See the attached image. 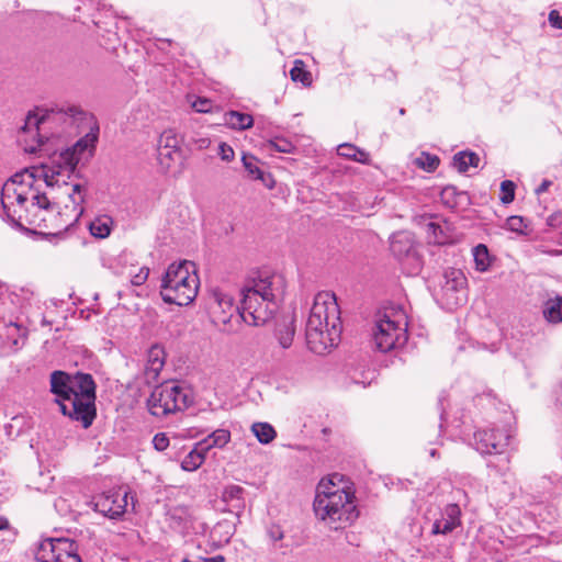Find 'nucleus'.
Listing matches in <instances>:
<instances>
[{"mask_svg":"<svg viewBox=\"0 0 562 562\" xmlns=\"http://www.w3.org/2000/svg\"><path fill=\"white\" fill-rule=\"evenodd\" d=\"M95 390V382L89 373L55 370L49 375V392L55 396L53 402L64 416L80 423L86 429L97 416Z\"/></svg>","mask_w":562,"mask_h":562,"instance_id":"f257e3e1","label":"nucleus"},{"mask_svg":"<svg viewBox=\"0 0 562 562\" xmlns=\"http://www.w3.org/2000/svg\"><path fill=\"white\" fill-rule=\"evenodd\" d=\"M340 310L333 292H318L306 322V342L311 351L323 355L340 339Z\"/></svg>","mask_w":562,"mask_h":562,"instance_id":"f03ea898","label":"nucleus"},{"mask_svg":"<svg viewBox=\"0 0 562 562\" xmlns=\"http://www.w3.org/2000/svg\"><path fill=\"white\" fill-rule=\"evenodd\" d=\"M282 294L283 279L279 274L251 280L241 290L238 318L251 326L265 325L273 317Z\"/></svg>","mask_w":562,"mask_h":562,"instance_id":"7ed1b4c3","label":"nucleus"},{"mask_svg":"<svg viewBox=\"0 0 562 562\" xmlns=\"http://www.w3.org/2000/svg\"><path fill=\"white\" fill-rule=\"evenodd\" d=\"M337 476L334 474L318 483L313 503L316 517L333 530L344 529L359 517L353 492L347 486H338L334 482Z\"/></svg>","mask_w":562,"mask_h":562,"instance_id":"20e7f679","label":"nucleus"},{"mask_svg":"<svg viewBox=\"0 0 562 562\" xmlns=\"http://www.w3.org/2000/svg\"><path fill=\"white\" fill-rule=\"evenodd\" d=\"M199 277L188 260L169 265L161 279L160 295L165 303L187 306L198 295Z\"/></svg>","mask_w":562,"mask_h":562,"instance_id":"39448f33","label":"nucleus"},{"mask_svg":"<svg viewBox=\"0 0 562 562\" xmlns=\"http://www.w3.org/2000/svg\"><path fill=\"white\" fill-rule=\"evenodd\" d=\"M407 338V322L403 311L392 308L378 316L373 329V344L376 350L385 353L403 347Z\"/></svg>","mask_w":562,"mask_h":562,"instance_id":"423d86ee","label":"nucleus"},{"mask_svg":"<svg viewBox=\"0 0 562 562\" xmlns=\"http://www.w3.org/2000/svg\"><path fill=\"white\" fill-rule=\"evenodd\" d=\"M191 403L192 400L181 386L173 383H164L153 390L147 400V407L151 415L165 417L184 411Z\"/></svg>","mask_w":562,"mask_h":562,"instance_id":"0eeeda50","label":"nucleus"},{"mask_svg":"<svg viewBox=\"0 0 562 562\" xmlns=\"http://www.w3.org/2000/svg\"><path fill=\"white\" fill-rule=\"evenodd\" d=\"M79 547L68 538H48L42 540L34 553L37 562H82Z\"/></svg>","mask_w":562,"mask_h":562,"instance_id":"6e6552de","label":"nucleus"},{"mask_svg":"<svg viewBox=\"0 0 562 562\" xmlns=\"http://www.w3.org/2000/svg\"><path fill=\"white\" fill-rule=\"evenodd\" d=\"M82 111L77 106H67L66 109L61 108L58 111H48L43 109H37L36 112H30L25 117L24 125L22 126L23 132L35 131L37 139V146L41 150L42 146L45 144L47 139L46 136L41 134V131L45 128V126L50 121H57L64 116H68L70 119L76 117L77 115H81Z\"/></svg>","mask_w":562,"mask_h":562,"instance_id":"1a4fd4ad","label":"nucleus"},{"mask_svg":"<svg viewBox=\"0 0 562 562\" xmlns=\"http://www.w3.org/2000/svg\"><path fill=\"white\" fill-rule=\"evenodd\" d=\"M127 492L111 490L93 498L94 510L109 518H117L125 513Z\"/></svg>","mask_w":562,"mask_h":562,"instance_id":"9d476101","label":"nucleus"},{"mask_svg":"<svg viewBox=\"0 0 562 562\" xmlns=\"http://www.w3.org/2000/svg\"><path fill=\"white\" fill-rule=\"evenodd\" d=\"M510 436L503 429H483L474 434L475 448L482 454H502Z\"/></svg>","mask_w":562,"mask_h":562,"instance_id":"9b49d317","label":"nucleus"},{"mask_svg":"<svg viewBox=\"0 0 562 562\" xmlns=\"http://www.w3.org/2000/svg\"><path fill=\"white\" fill-rule=\"evenodd\" d=\"M239 305H234L233 297L220 290L212 292L210 312L215 324L227 325L232 317L238 315Z\"/></svg>","mask_w":562,"mask_h":562,"instance_id":"f8f14e48","label":"nucleus"},{"mask_svg":"<svg viewBox=\"0 0 562 562\" xmlns=\"http://www.w3.org/2000/svg\"><path fill=\"white\" fill-rule=\"evenodd\" d=\"M461 515V508L458 504L451 503L446 505L440 512L439 518L432 522L430 533L432 536H447L452 533L462 526Z\"/></svg>","mask_w":562,"mask_h":562,"instance_id":"ddd939ff","label":"nucleus"},{"mask_svg":"<svg viewBox=\"0 0 562 562\" xmlns=\"http://www.w3.org/2000/svg\"><path fill=\"white\" fill-rule=\"evenodd\" d=\"M443 279V294L450 300V303L462 304L465 301L467 278L464 273L459 269L450 268L445 271Z\"/></svg>","mask_w":562,"mask_h":562,"instance_id":"4468645a","label":"nucleus"},{"mask_svg":"<svg viewBox=\"0 0 562 562\" xmlns=\"http://www.w3.org/2000/svg\"><path fill=\"white\" fill-rule=\"evenodd\" d=\"M97 134L89 133L85 137L77 140V143L72 147L63 150L55 161L63 162V167L65 168V170H67L68 172H74L78 162L81 159V155L89 148H94V144L97 143Z\"/></svg>","mask_w":562,"mask_h":562,"instance_id":"2eb2a0df","label":"nucleus"},{"mask_svg":"<svg viewBox=\"0 0 562 562\" xmlns=\"http://www.w3.org/2000/svg\"><path fill=\"white\" fill-rule=\"evenodd\" d=\"M390 250L397 259L415 255L414 239L408 232L393 234L390 243Z\"/></svg>","mask_w":562,"mask_h":562,"instance_id":"dca6fc26","label":"nucleus"},{"mask_svg":"<svg viewBox=\"0 0 562 562\" xmlns=\"http://www.w3.org/2000/svg\"><path fill=\"white\" fill-rule=\"evenodd\" d=\"M235 532V525L227 519L218 521L210 531V543L214 548H222L231 541Z\"/></svg>","mask_w":562,"mask_h":562,"instance_id":"f3484780","label":"nucleus"},{"mask_svg":"<svg viewBox=\"0 0 562 562\" xmlns=\"http://www.w3.org/2000/svg\"><path fill=\"white\" fill-rule=\"evenodd\" d=\"M244 168L248 172V176L254 180H260L267 188L272 189L274 180L269 172H265L257 165V159L252 155L244 154L241 157Z\"/></svg>","mask_w":562,"mask_h":562,"instance_id":"a211bd4d","label":"nucleus"},{"mask_svg":"<svg viewBox=\"0 0 562 562\" xmlns=\"http://www.w3.org/2000/svg\"><path fill=\"white\" fill-rule=\"evenodd\" d=\"M165 364V351L160 346H153L148 350V359L145 368L147 378L156 379Z\"/></svg>","mask_w":562,"mask_h":562,"instance_id":"6ab92c4d","label":"nucleus"},{"mask_svg":"<svg viewBox=\"0 0 562 562\" xmlns=\"http://www.w3.org/2000/svg\"><path fill=\"white\" fill-rule=\"evenodd\" d=\"M294 317H283L280 321L276 328V337L280 344V346L284 349L289 348L292 345L294 335H295V326H294Z\"/></svg>","mask_w":562,"mask_h":562,"instance_id":"aec40b11","label":"nucleus"},{"mask_svg":"<svg viewBox=\"0 0 562 562\" xmlns=\"http://www.w3.org/2000/svg\"><path fill=\"white\" fill-rule=\"evenodd\" d=\"M542 315L548 323H562V296L548 299L542 306Z\"/></svg>","mask_w":562,"mask_h":562,"instance_id":"412c9836","label":"nucleus"},{"mask_svg":"<svg viewBox=\"0 0 562 562\" xmlns=\"http://www.w3.org/2000/svg\"><path fill=\"white\" fill-rule=\"evenodd\" d=\"M224 122L231 128L243 131L252 126L254 119L248 113L228 111L224 114Z\"/></svg>","mask_w":562,"mask_h":562,"instance_id":"4be33fe9","label":"nucleus"},{"mask_svg":"<svg viewBox=\"0 0 562 562\" xmlns=\"http://www.w3.org/2000/svg\"><path fill=\"white\" fill-rule=\"evenodd\" d=\"M479 155L470 150L459 151L452 158V166L459 172H467L470 167L476 168L479 166Z\"/></svg>","mask_w":562,"mask_h":562,"instance_id":"5701e85b","label":"nucleus"},{"mask_svg":"<svg viewBox=\"0 0 562 562\" xmlns=\"http://www.w3.org/2000/svg\"><path fill=\"white\" fill-rule=\"evenodd\" d=\"M231 440V432L226 429H216L207 438L198 442V447H201L204 451L217 447L223 448Z\"/></svg>","mask_w":562,"mask_h":562,"instance_id":"b1692460","label":"nucleus"},{"mask_svg":"<svg viewBox=\"0 0 562 562\" xmlns=\"http://www.w3.org/2000/svg\"><path fill=\"white\" fill-rule=\"evenodd\" d=\"M206 452L196 443L195 448L183 458L181 462L182 470L191 472L199 469L205 460Z\"/></svg>","mask_w":562,"mask_h":562,"instance_id":"393cba45","label":"nucleus"},{"mask_svg":"<svg viewBox=\"0 0 562 562\" xmlns=\"http://www.w3.org/2000/svg\"><path fill=\"white\" fill-rule=\"evenodd\" d=\"M168 517L172 528H187L190 521V513L187 507L177 506L169 510Z\"/></svg>","mask_w":562,"mask_h":562,"instance_id":"a878e982","label":"nucleus"},{"mask_svg":"<svg viewBox=\"0 0 562 562\" xmlns=\"http://www.w3.org/2000/svg\"><path fill=\"white\" fill-rule=\"evenodd\" d=\"M157 158L160 166L164 169L169 170L177 161H181V149L157 148Z\"/></svg>","mask_w":562,"mask_h":562,"instance_id":"bb28decb","label":"nucleus"},{"mask_svg":"<svg viewBox=\"0 0 562 562\" xmlns=\"http://www.w3.org/2000/svg\"><path fill=\"white\" fill-rule=\"evenodd\" d=\"M251 430L258 441L263 445L271 442L277 436L274 428L269 423H255Z\"/></svg>","mask_w":562,"mask_h":562,"instance_id":"cd10ccee","label":"nucleus"},{"mask_svg":"<svg viewBox=\"0 0 562 562\" xmlns=\"http://www.w3.org/2000/svg\"><path fill=\"white\" fill-rule=\"evenodd\" d=\"M465 192H458L453 186H447L441 191V200L449 207H457L463 200H468Z\"/></svg>","mask_w":562,"mask_h":562,"instance_id":"c85d7f7f","label":"nucleus"},{"mask_svg":"<svg viewBox=\"0 0 562 562\" xmlns=\"http://www.w3.org/2000/svg\"><path fill=\"white\" fill-rule=\"evenodd\" d=\"M244 488L239 485H228L222 493V501L225 503H234L232 506L236 509L243 507Z\"/></svg>","mask_w":562,"mask_h":562,"instance_id":"c756f323","label":"nucleus"},{"mask_svg":"<svg viewBox=\"0 0 562 562\" xmlns=\"http://www.w3.org/2000/svg\"><path fill=\"white\" fill-rule=\"evenodd\" d=\"M291 79L295 82H301L304 86L312 83V75L305 68V64L302 60L296 59L292 69L290 70Z\"/></svg>","mask_w":562,"mask_h":562,"instance_id":"7c9ffc66","label":"nucleus"},{"mask_svg":"<svg viewBox=\"0 0 562 562\" xmlns=\"http://www.w3.org/2000/svg\"><path fill=\"white\" fill-rule=\"evenodd\" d=\"M112 223L110 217H98L89 224V229L92 236L98 238H105L110 235Z\"/></svg>","mask_w":562,"mask_h":562,"instance_id":"2f4dec72","label":"nucleus"},{"mask_svg":"<svg viewBox=\"0 0 562 562\" xmlns=\"http://www.w3.org/2000/svg\"><path fill=\"white\" fill-rule=\"evenodd\" d=\"M440 164V159L437 155H432L427 151H423L416 159L415 165L425 171H435Z\"/></svg>","mask_w":562,"mask_h":562,"instance_id":"473e14b6","label":"nucleus"},{"mask_svg":"<svg viewBox=\"0 0 562 562\" xmlns=\"http://www.w3.org/2000/svg\"><path fill=\"white\" fill-rule=\"evenodd\" d=\"M473 257L476 269L480 271H485L490 267V254L488 249L485 245L480 244L473 249Z\"/></svg>","mask_w":562,"mask_h":562,"instance_id":"72a5a7b5","label":"nucleus"},{"mask_svg":"<svg viewBox=\"0 0 562 562\" xmlns=\"http://www.w3.org/2000/svg\"><path fill=\"white\" fill-rule=\"evenodd\" d=\"M157 148L180 149V140L172 130H166L158 139Z\"/></svg>","mask_w":562,"mask_h":562,"instance_id":"f704fd0d","label":"nucleus"},{"mask_svg":"<svg viewBox=\"0 0 562 562\" xmlns=\"http://www.w3.org/2000/svg\"><path fill=\"white\" fill-rule=\"evenodd\" d=\"M266 147L269 151H279L284 154H290L294 150V145L285 138H276L273 140H269Z\"/></svg>","mask_w":562,"mask_h":562,"instance_id":"c9c22d12","label":"nucleus"},{"mask_svg":"<svg viewBox=\"0 0 562 562\" xmlns=\"http://www.w3.org/2000/svg\"><path fill=\"white\" fill-rule=\"evenodd\" d=\"M267 535H268V537H269V539L271 541L272 548L274 550H279V549H282L284 547L283 543H281V541L284 538V532H283L282 528L279 525H271L267 529Z\"/></svg>","mask_w":562,"mask_h":562,"instance_id":"e433bc0d","label":"nucleus"},{"mask_svg":"<svg viewBox=\"0 0 562 562\" xmlns=\"http://www.w3.org/2000/svg\"><path fill=\"white\" fill-rule=\"evenodd\" d=\"M516 184L512 180H504L501 183V201L504 204H509L515 199Z\"/></svg>","mask_w":562,"mask_h":562,"instance_id":"4c0bfd02","label":"nucleus"},{"mask_svg":"<svg viewBox=\"0 0 562 562\" xmlns=\"http://www.w3.org/2000/svg\"><path fill=\"white\" fill-rule=\"evenodd\" d=\"M337 153L339 156L355 160L357 153H359V148L352 144H341L337 148Z\"/></svg>","mask_w":562,"mask_h":562,"instance_id":"58836bf2","label":"nucleus"},{"mask_svg":"<svg viewBox=\"0 0 562 562\" xmlns=\"http://www.w3.org/2000/svg\"><path fill=\"white\" fill-rule=\"evenodd\" d=\"M440 434H441V425H439V426L432 425L431 429H425L423 431L422 436H423V439L426 440L428 443L434 445L440 438Z\"/></svg>","mask_w":562,"mask_h":562,"instance_id":"ea45409f","label":"nucleus"},{"mask_svg":"<svg viewBox=\"0 0 562 562\" xmlns=\"http://www.w3.org/2000/svg\"><path fill=\"white\" fill-rule=\"evenodd\" d=\"M507 226L510 231L517 233H522L524 228L527 227L524 217L517 215L507 218Z\"/></svg>","mask_w":562,"mask_h":562,"instance_id":"a19ab883","label":"nucleus"},{"mask_svg":"<svg viewBox=\"0 0 562 562\" xmlns=\"http://www.w3.org/2000/svg\"><path fill=\"white\" fill-rule=\"evenodd\" d=\"M81 190H82V186H81V184H79V183H76V184H74V187H72V193H71V194H69V196L71 198V200H72V202H74V204H75V209H74V210L77 212V213H76V217H75L74 222H77V221H78V218H79V216H80V215L82 214V212H83V209L79 206V205H80V203H82V202H83V196H79V200H78V201L74 198V194H75V193H80V192H81Z\"/></svg>","mask_w":562,"mask_h":562,"instance_id":"79ce46f5","label":"nucleus"},{"mask_svg":"<svg viewBox=\"0 0 562 562\" xmlns=\"http://www.w3.org/2000/svg\"><path fill=\"white\" fill-rule=\"evenodd\" d=\"M169 438L164 432H158L153 438V445L157 451L166 450L169 446Z\"/></svg>","mask_w":562,"mask_h":562,"instance_id":"37998d69","label":"nucleus"},{"mask_svg":"<svg viewBox=\"0 0 562 562\" xmlns=\"http://www.w3.org/2000/svg\"><path fill=\"white\" fill-rule=\"evenodd\" d=\"M427 231L434 235V241L437 244H443L445 237L442 236V228L439 224L429 222L427 224Z\"/></svg>","mask_w":562,"mask_h":562,"instance_id":"c03bdc74","label":"nucleus"},{"mask_svg":"<svg viewBox=\"0 0 562 562\" xmlns=\"http://www.w3.org/2000/svg\"><path fill=\"white\" fill-rule=\"evenodd\" d=\"M218 155L224 161H232L235 158L234 149L226 143H221L218 146Z\"/></svg>","mask_w":562,"mask_h":562,"instance_id":"a18cd8bd","label":"nucleus"},{"mask_svg":"<svg viewBox=\"0 0 562 562\" xmlns=\"http://www.w3.org/2000/svg\"><path fill=\"white\" fill-rule=\"evenodd\" d=\"M192 108L199 113H207L211 111V101L206 98H198L193 103Z\"/></svg>","mask_w":562,"mask_h":562,"instance_id":"49530a36","label":"nucleus"},{"mask_svg":"<svg viewBox=\"0 0 562 562\" xmlns=\"http://www.w3.org/2000/svg\"><path fill=\"white\" fill-rule=\"evenodd\" d=\"M0 532H2V533L8 536L7 540L9 542H13L14 541L15 532L10 527L9 520L5 517H3V516H0Z\"/></svg>","mask_w":562,"mask_h":562,"instance_id":"de8ad7c7","label":"nucleus"},{"mask_svg":"<svg viewBox=\"0 0 562 562\" xmlns=\"http://www.w3.org/2000/svg\"><path fill=\"white\" fill-rule=\"evenodd\" d=\"M547 225L551 228H560L562 226V212L557 211L548 216Z\"/></svg>","mask_w":562,"mask_h":562,"instance_id":"09e8293b","label":"nucleus"},{"mask_svg":"<svg viewBox=\"0 0 562 562\" xmlns=\"http://www.w3.org/2000/svg\"><path fill=\"white\" fill-rule=\"evenodd\" d=\"M32 205H36L38 209L48 210L50 202L45 194H36L33 196Z\"/></svg>","mask_w":562,"mask_h":562,"instance_id":"8fccbe9b","label":"nucleus"},{"mask_svg":"<svg viewBox=\"0 0 562 562\" xmlns=\"http://www.w3.org/2000/svg\"><path fill=\"white\" fill-rule=\"evenodd\" d=\"M548 20L552 27L562 30V15H560L559 11L551 10Z\"/></svg>","mask_w":562,"mask_h":562,"instance_id":"3c124183","label":"nucleus"},{"mask_svg":"<svg viewBox=\"0 0 562 562\" xmlns=\"http://www.w3.org/2000/svg\"><path fill=\"white\" fill-rule=\"evenodd\" d=\"M148 274H149V269L148 268H142L139 270V272L133 277L132 283L134 285L143 284L147 280Z\"/></svg>","mask_w":562,"mask_h":562,"instance_id":"603ef678","label":"nucleus"},{"mask_svg":"<svg viewBox=\"0 0 562 562\" xmlns=\"http://www.w3.org/2000/svg\"><path fill=\"white\" fill-rule=\"evenodd\" d=\"M7 191H8V187L5 186L2 190V200H1L2 209H3L7 220L13 224H18L15 218L13 216H11V214L9 213V209L5 203V200L9 198V195L7 194Z\"/></svg>","mask_w":562,"mask_h":562,"instance_id":"864d4df0","label":"nucleus"},{"mask_svg":"<svg viewBox=\"0 0 562 562\" xmlns=\"http://www.w3.org/2000/svg\"><path fill=\"white\" fill-rule=\"evenodd\" d=\"M193 144L196 149L202 150L210 146L211 140L206 137H200V138L193 139Z\"/></svg>","mask_w":562,"mask_h":562,"instance_id":"5fc2aeb1","label":"nucleus"},{"mask_svg":"<svg viewBox=\"0 0 562 562\" xmlns=\"http://www.w3.org/2000/svg\"><path fill=\"white\" fill-rule=\"evenodd\" d=\"M370 155L363 149L359 148V153H357L355 161L361 162V164H368L369 162Z\"/></svg>","mask_w":562,"mask_h":562,"instance_id":"6e6d98bb","label":"nucleus"},{"mask_svg":"<svg viewBox=\"0 0 562 562\" xmlns=\"http://www.w3.org/2000/svg\"><path fill=\"white\" fill-rule=\"evenodd\" d=\"M205 562H224L225 558L223 555H215L212 558H204Z\"/></svg>","mask_w":562,"mask_h":562,"instance_id":"4d7b16f0","label":"nucleus"},{"mask_svg":"<svg viewBox=\"0 0 562 562\" xmlns=\"http://www.w3.org/2000/svg\"><path fill=\"white\" fill-rule=\"evenodd\" d=\"M550 184H551V182H550V181L544 180V181L539 186V188L536 190V192H537V193L544 192V191L548 189V187H549Z\"/></svg>","mask_w":562,"mask_h":562,"instance_id":"13d9d810","label":"nucleus"},{"mask_svg":"<svg viewBox=\"0 0 562 562\" xmlns=\"http://www.w3.org/2000/svg\"><path fill=\"white\" fill-rule=\"evenodd\" d=\"M15 200L19 205H23L26 202L27 198L23 193H16Z\"/></svg>","mask_w":562,"mask_h":562,"instance_id":"bf43d9fd","label":"nucleus"},{"mask_svg":"<svg viewBox=\"0 0 562 562\" xmlns=\"http://www.w3.org/2000/svg\"><path fill=\"white\" fill-rule=\"evenodd\" d=\"M54 180H55V175H50L48 176L47 173L45 175V182L47 186H54Z\"/></svg>","mask_w":562,"mask_h":562,"instance_id":"052dcab7","label":"nucleus"},{"mask_svg":"<svg viewBox=\"0 0 562 562\" xmlns=\"http://www.w3.org/2000/svg\"><path fill=\"white\" fill-rule=\"evenodd\" d=\"M181 562H205L204 558H198L196 560H191L188 558H184Z\"/></svg>","mask_w":562,"mask_h":562,"instance_id":"680f3d73","label":"nucleus"},{"mask_svg":"<svg viewBox=\"0 0 562 562\" xmlns=\"http://www.w3.org/2000/svg\"><path fill=\"white\" fill-rule=\"evenodd\" d=\"M548 254H550V255H560V254H562V251H560V250H551V251H548Z\"/></svg>","mask_w":562,"mask_h":562,"instance_id":"e2e57ef3","label":"nucleus"},{"mask_svg":"<svg viewBox=\"0 0 562 562\" xmlns=\"http://www.w3.org/2000/svg\"><path fill=\"white\" fill-rule=\"evenodd\" d=\"M429 453H430L431 457H436L437 450L436 449H430Z\"/></svg>","mask_w":562,"mask_h":562,"instance_id":"0e129e2a","label":"nucleus"},{"mask_svg":"<svg viewBox=\"0 0 562 562\" xmlns=\"http://www.w3.org/2000/svg\"><path fill=\"white\" fill-rule=\"evenodd\" d=\"M442 555H446L448 553V547H445L443 550L440 552Z\"/></svg>","mask_w":562,"mask_h":562,"instance_id":"69168bd1","label":"nucleus"},{"mask_svg":"<svg viewBox=\"0 0 562 562\" xmlns=\"http://www.w3.org/2000/svg\"><path fill=\"white\" fill-rule=\"evenodd\" d=\"M400 114H401V115H404V114H405V110H404V109H401V110H400Z\"/></svg>","mask_w":562,"mask_h":562,"instance_id":"338daca9","label":"nucleus"},{"mask_svg":"<svg viewBox=\"0 0 562 562\" xmlns=\"http://www.w3.org/2000/svg\"><path fill=\"white\" fill-rule=\"evenodd\" d=\"M30 151H31V153H34V151H36V148H35V147H31V148H30Z\"/></svg>","mask_w":562,"mask_h":562,"instance_id":"774afa93","label":"nucleus"}]
</instances>
